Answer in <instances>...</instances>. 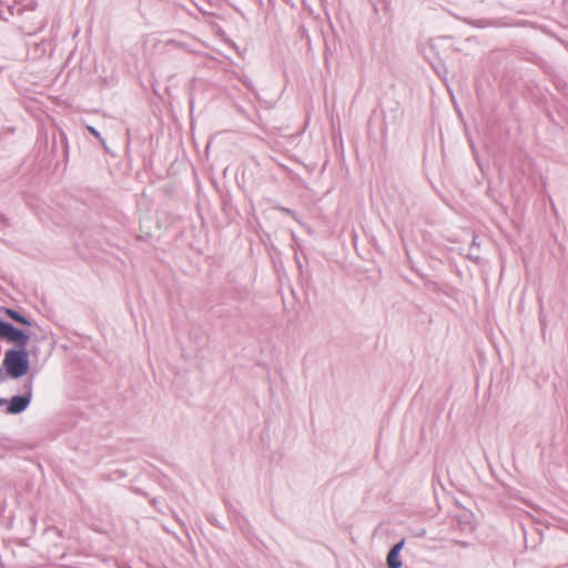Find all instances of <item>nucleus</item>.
<instances>
[{"label": "nucleus", "mask_w": 568, "mask_h": 568, "mask_svg": "<svg viewBox=\"0 0 568 568\" xmlns=\"http://www.w3.org/2000/svg\"><path fill=\"white\" fill-rule=\"evenodd\" d=\"M2 366L6 374L11 378H20L24 376L30 368L29 353L24 348H9L4 353Z\"/></svg>", "instance_id": "obj_1"}, {"label": "nucleus", "mask_w": 568, "mask_h": 568, "mask_svg": "<svg viewBox=\"0 0 568 568\" xmlns=\"http://www.w3.org/2000/svg\"><path fill=\"white\" fill-rule=\"evenodd\" d=\"M32 379H29L27 384H24V393L21 395H14L10 399H7V413L12 415H18L24 412L32 399Z\"/></svg>", "instance_id": "obj_2"}, {"label": "nucleus", "mask_w": 568, "mask_h": 568, "mask_svg": "<svg viewBox=\"0 0 568 568\" xmlns=\"http://www.w3.org/2000/svg\"><path fill=\"white\" fill-rule=\"evenodd\" d=\"M0 337L17 344L18 348L27 347L30 338L24 331L3 320H0Z\"/></svg>", "instance_id": "obj_3"}, {"label": "nucleus", "mask_w": 568, "mask_h": 568, "mask_svg": "<svg viewBox=\"0 0 568 568\" xmlns=\"http://www.w3.org/2000/svg\"><path fill=\"white\" fill-rule=\"evenodd\" d=\"M404 541L396 544L387 555L388 568H400L402 561L399 559V551L403 548Z\"/></svg>", "instance_id": "obj_4"}, {"label": "nucleus", "mask_w": 568, "mask_h": 568, "mask_svg": "<svg viewBox=\"0 0 568 568\" xmlns=\"http://www.w3.org/2000/svg\"><path fill=\"white\" fill-rule=\"evenodd\" d=\"M4 313L14 322L19 323V324H22V325H27V326H31L32 323L31 321L26 317L24 315H22L21 313H19L18 311L16 310H12V308H6L4 310Z\"/></svg>", "instance_id": "obj_5"}, {"label": "nucleus", "mask_w": 568, "mask_h": 568, "mask_svg": "<svg viewBox=\"0 0 568 568\" xmlns=\"http://www.w3.org/2000/svg\"><path fill=\"white\" fill-rule=\"evenodd\" d=\"M478 240V236L475 234L473 236V241H471V244L469 246V251H468V258L476 262V263H479L480 262V256L478 254V247H479V243L477 242Z\"/></svg>", "instance_id": "obj_6"}, {"label": "nucleus", "mask_w": 568, "mask_h": 568, "mask_svg": "<svg viewBox=\"0 0 568 568\" xmlns=\"http://www.w3.org/2000/svg\"><path fill=\"white\" fill-rule=\"evenodd\" d=\"M87 130H88V131H89L93 136H95V138L100 141V143L103 145V148L106 150L105 141H104V139L101 136L100 132H99L95 128H93V126H91V125H87Z\"/></svg>", "instance_id": "obj_7"}, {"label": "nucleus", "mask_w": 568, "mask_h": 568, "mask_svg": "<svg viewBox=\"0 0 568 568\" xmlns=\"http://www.w3.org/2000/svg\"><path fill=\"white\" fill-rule=\"evenodd\" d=\"M276 210L292 216L295 221L300 222L298 216L295 211H293L288 207L281 206V205L276 206Z\"/></svg>", "instance_id": "obj_8"}, {"label": "nucleus", "mask_w": 568, "mask_h": 568, "mask_svg": "<svg viewBox=\"0 0 568 568\" xmlns=\"http://www.w3.org/2000/svg\"><path fill=\"white\" fill-rule=\"evenodd\" d=\"M9 225H10L9 220L4 215L0 214V227H4V226H9Z\"/></svg>", "instance_id": "obj_9"}, {"label": "nucleus", "mask_w": 568, "mask_h": 568, "mask_svg": "<svg viewBox=\"0 0 568 568\" xmlns=\"http://www.w3.org/2000/svg\"><path fill=\"white\" fill-rule=\"evenodd\" d=\"M2 8H3V6L0 3V18L3 20H8V17L4 16Z\"/></svg>", "instance_id": "obj_10"}, {"label": "nucleus", "mask_w": 568, "mask_h": 568, "mask_svg": "<svg viewBox=\"0 0 568 568\" xmlns=\"http://www.w3.org/2000/svg\"><path fill=\"white\" fill-rule=\"evenodd\" d=\"M7 9H8V14L13 16L12 7L9 6Z\"/></svg>", "instance_id": "obj_11"}, {"label": "nucleus", "mask_w": 568, "mask_h": 568, "mask_svg": "<svg viewBox=\"0 0 568 568\" xmlns=\"http://www.w3.org/2000/svg\"><path fill=\"white\" fill-rule=\"evenodd\" d=\"M3 366L0 367V379H3Z\"/></svg>", "instance_id": "obj_12"}, {"label": "nucleus", "mask_w": 568, "mask_h": 568, "mask_svg": "<svg viewBox=\"0 0 568 568\" xmlns=\"http://www.w3.org/2000/svg\"><path fill=\"white\" fill-rule=\"evenodd\" d=\"M4 403H7V399L6 398H0V406H3Z\"/></svg>", "instance_id": "obj_13"}]
</instances>
